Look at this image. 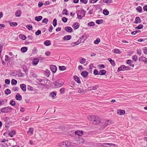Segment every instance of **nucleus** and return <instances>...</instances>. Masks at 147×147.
I'll return each mask as SVG.
<instances>
[{
    "instance_id": "nucleus-1",
    "label": "nucleus",
    "mask_w": 147,
    "mask_h": 147,
    "mask_svg": "<svg viewBox=\"0 0 147 147\" xmlns=\"http://www.w3.org/2000/svg\"><path fill=\"white\" fill-rule=\"evenodd\" d=\"M86 12V11L84 9L78 11L77 13V16L78 19H82L85 16Z\"/></svg>"
},
{
    "instance_id": "nucleus-2",
    "label": "nucleus",
    "mask_w": 147,
    "mask_h": 147,
    "mask_svg": "<svg viewBox=\"0 0 147 147\" xmlns=\"http://www.w3.org/2000/svg\"><path fill=\"white\" fill-rule=\"evenodd\" d=\"M54 84L55 88H58L62 86L64 84V83L59 80H57L55 81Z\"/></svg>"
},
{
    "instance_id": "nucleus-3",
    "label": "nucleus",
    "mask_w": 147,
    "mask_h": 147,
    "mask_svg": "<svg viewBox=\"0 0 147 147\" xmlns=\"http://www.w3.org/2000/svg\"><path fill=\"white\" fill-rule=\"evenodd\" d=\"M100 122V118L97 116H95L93 120V123L95 124H98Z\"/></svg>"
},
{
    "instance_id": "nucleus-4",
    "label": "nucleus",
    "mask_w": 147,
    "mask_h": 147,
    "mask_svg": "<svg viewBox=\"0 0 147 147\" xmlns=\"http://www.w3.org/2000/svg\"><path fill=\"white\" fill-rule=\"evenodd\" d=\"M11 109L9 107L3 108L1 109V111L3 113H7L8 112V110L10 109Z\"/></svg>"
},
{
    "instance_id": "nucleus-5",
    "label": "nucleus",
    "mask_w": 147,
    "mask_h": 147,
    "mask_svg": "<svg viewBox=\"0 0 147 147\" xmlns=\"http://www.w3.org/2000/svg\"><path fill=\"white\" fill-rule=\"evenodd\" d=\"M87 38V36L86 35L84 34L82 36L81 38L78 40V41H79L80 43L84 42Z\"/></svg>"
},
{
    "instance_id": "nucleus-6",
    "label": "nucleus",
    "mask_w": 147,
    "mask_h": 147,
    "mask_svg": "<svg viewBox=\"0 0 147 147\" xmlns=\"http://www.w3.org/2000/svg\"><path fill=\"white\" fill-rule=\"evenodd\" d=\"M51 71L53 73H55L57 70V67L55 65H51L50 67Z\"/></svg>"
},
{
    "instance_id": "nucleus-7",
    "label": "nucleus",
    "mask_w": 147,
    "mask_h": 147,
    "mask_svg": "<svg viewBox=\"0 0 147 147\" xmlns=\"http://www.w3.org/2000/svg\"><path fill=\"white\" fill-rule=\"evenodd\" d=\"M39 59L37 58H35L33 59L32 62V64L33 65H36L39 62Z\"/></svg>"
},
{
    "instance_id": "nucleus-8",
    "label": "nucleus",
    "mask_w": 147,
    "mask_h": 147,
    "mask_svg": "<svg viewBox=\"0 0 147 147\" xmlns=\"http://www.w3.org/2000/svg\"><path fill=\"white\" fill-rule=\"evenodd\" d=\"M139 61H143L145 63H147V59L144 57L141 56L139 58Z\"/></svg>"
},
{
    "instance_id": "nucleus-9",
    "label": "nucleus",
    "mask_w": 147,
    "mask_h": 147,
    "mask_svg": "<svg viewBox=\"0 0 147 147\" xmlns=\"http://www.w3.org/2000/svg\"><path fill=\"white\" fill-rule=\"evenodd\" d=\"M81 74L83 77L86 78L88 75V73L86 71H84L82 72Z\"/></svg>"
},
{
    "instance_id": "nucleus-10",
    "label": "nucleus",
    "mask_w": 147,
    "mask_h": 147,
    "mask_svg": "<svg viewBox=\"0 0 147 147\" xmlns=\"http://www.w3.org/2000/svg\"><path fill=\"white\" fill-rule=\"evenodd\" d=\"M64 29L65 30L69 32H71L73 31L72 28L69 26L65 27Z\"/></svg>"
},
{
    "instance_id": "nucleus-11",
    "label": "nucleus",
    "mask_w": 147,
    "mask_h": 147,
    "mask_svg": "<svg viewBox=\"0 0 147 147\" xmlns=\"http://www.w3.org/2000/svg\"><path fill=\"white\" fill-rule=\"evenodd\" d=\"M75 134L76 135L80 136L83 135V131H82L78 130L75 131Z\"/></svg>"
},
{
    "instance_id": "nucleus-12",
    "label": "nucleus",
    "mask_w": 147,
    "mask_h": 147,
    "mask_svg": "<svg viewBox=\"0 0 147 147\" xmlns=\"http://www.w3.org/2000/svg\"><path fill=\"white\" fill-rule=\"evenodd\" d=\"M125 113V111L124 110L121 109H119L117 110V113L119 115H122L124 114Z\"/></svg>"
},
{
    "instance_id": "nucleus-13",
    "label": "nucleus",
    "mask_w": 147,
    "mask_h": 147,
    "mask_svg": "<svg viewBox=\"0 0 147 147\" xmlns=\"http://www.w3.org/2000/svg\"><path fill=\"white\" fill-rule=\"evenodd\" d=\"M141 20L139 17H137L135 19L134 23L135 24L140 23L141 22Z\"/></svg>"
},
{
    "instance_id": "nucleus-14",
    "label": "nucleus",
    "mask_w": 147,
    "mask_h": 147,
    "mask_svg": "<svg viewBox=\"0 0 147 147\" xmlns=\"http://www.w3.org/2000/svg\"><path fill=\"white\" fill-rule=\"evenodd\" d=\"M80 26V24L78 22H75L74 23L73 25V28L76 29L79 28Z\"/></svg>"
},
{
    "instance_id": "nucleus-15",
    "label": "nucleus",
    "mask_w": 147,
    "mask_h": 147,
    "mask_svg": "<svg viewBox=\"0 0 147 147\" xmlns=\"http://www.w3.org/2000/svg\"><path fill=\"white\" fill-rule=\"evenodd\" d=\"M74 80L77 82L78 83H81V81L79 78L77 76H74Z\"/></svg>"
},
{
    "instance_id": "nucleus-16",
    "label": "nucleus",
    "mask_w": 147,
    "mask_h": 147,
    "mask_svg": "<svg viewBox=\"0 0 147 147\" xmlns=\"http://www.w3.org/2000/svg\"><path fill=\"white\" fill-rule=\"evenodd\" d=\"M71 38V36L67 35L65 36L63 38L64 40H70Z\"/></svg>"
},
{
    "instance_id": "nucleus-17",
    "label": "nucleus",
    "mask_w": 147,
    "mask_h": 147,
    "mask_svg": "<svg viewBox=\"0 0 147 147\" xmlns=\"http://www.w3.org/2000/svg\"><path fill=\"white\" fill-rule=\"evenodd\" d=\"M21 88L24 91H26V86L25 84H21L20 85Z\"/></svg>"
},
{
    "instance_id": "nucleus-18",
    "label": "nucleus",
    "mask_w": 147,
    "mask_h": 147,
    "mask_svg": "<svg viewBox=\"0 0 147 147\" xmlns=\"http://www.w3.org/2000/svg\"><path fill=\"white\" fill-rule=\"evenodd\" d=\"M133 61L131 60H128L127 61V63L129 64L130 66L134 67V64L132 63Z\"/></svg>"
},
{
    "instance_id": "nucleus-19",
    "label": "nucleus",
    "mask_w": 147,
    "mask_h": 147,
    "mask_svg": "<svg viewBox=\"0 0 147 147\" xmlns=\"http://www.w3.org/2000/svg\"><path fill=\"white\" fill-rule=\"evenodd\" d=\"M33 129L31 128H29V130L28 131V134L31 136H32L33 134Z\"/></svg>"
},
{
    "instance_id": "nucleus-20",
    "label": "nucleus",
    "mask_w": 147,
    "mask_h": 147,
    "mask_svg": "<svg viewBox=\"0 0 147 147\" xmlns=\"http://www.w3.org/2000/svg\"><path fill=\"white\" fill-rule=\"evenodd\" d=\"M16 99L19 100H20L22 99V96L18 93L16 95Z\"/></svg>"
},
{
    "instance_id": "nucleus-21",
    "label": "nucleus",
    "mask_w": 147,
    "mask_h": 147,
    "mask_svg": "<svg viewBox=\"0 0 147 147\" xmlns=\"http://www.w3.org/2000/svg\"><path fill=\"white\" fill-rule=\"evenodd\" d=\"M125 70V65H123L119 67L117 71H121Z\"/></svg>"
},
{
    "instance_id": "nucleus-22",
    "label": "nucleus",
    "mask_w": 147,
    "mask_h": 147,
    "mask_svg": "<svg viewBox=\"0 0 147 147\" xmlns=\"http://www.w3.org/2000/svg\"><path fill=\"white\" fill-rule=\"evenodd\" d=\"M108 60L110 62L111 65L113 66H115V62L114 60L112 59L111 58H109Z\"/></svg>"
},
{
    "instance_id": "nucleus-23",
    "label": "nucleus",
    "mask_w": 147,
    "mask_h": 147,
    "mask_svg": "<svg viewBox=\"0 0 147 147\" xmlns=\"http://www.w3.org/2000/svg\"><path fill=\"white\" fill-rule=\"evenodd\" d=\"M106 73V71L104 69L101 70L99 72V75H105Z\"/></svg>"
},
{
    "instance_id": "nucleus-24",
    "label": "nucleus",
    "mask_w": 147,
    "mask_h": 147,
    "mask_svg": "<svg viewBox=\"0 0 147 147\" xmlns=\"http://www.w3.org/2000/svg\"><path fill=\"white\" fill-rule=\"evenodd\" d=\"M21 11L20 10H18L16 12L15 15L17 17H20L21 14Z\"/></svg>"
},
{
    "instance_id": "nucleus-25",
    "label": "nucleus",
    "mask_w": 147,
    "mask_h": 147,
    "mask_svg": "<svg viewBox=\"0 0 147 147\" xmlns=\"http://www.w3.org/2000/svg\"><path fill=\"white\" fill-rule=\"evenodd\" d=\"M42 19V17L41 16H36L35 18V20L37 22H39Z\"/></svg>"
},
{
    "instance_id": "nucleus-26",
    "label": "nucleus",
    "mask_w": 147,
    "mask_h": 147,
    "mask_svg": "<svg viewBox=\"0 0 147 147\" xmlns=\"http://www.w3.org/2000/svg\"><path fill=\"white\" fill-rule=\"evenodd\" d=\"M51 41L49 40H47L44 42V45L46 46H50L51 45Z\"/></svg>"
},
{
    "instance_id": "nucleus-27",
    "label": "nucleus",
    "mask_w": 147,
    "mask_h": 147,
    "mask_svg": "<svg viewBox=\"0 0 147 147\" xmlns=\"http://www.w3.org/2000/svg\"><path fill=\"white\" fill-rule=\"evenodd\" d=\"M76 90L78 91V92L80 94H83L84 93V90L83 89H81L80 88H77Z\"/></svg>"
},
{
    "instance_id": "nucleus-28",
    "label": "nucleus",
    "mask_w": 147,
    "mask_h": 147,
    "mask_svg": "<svg viewBox=\"0 0 147 147\" xmlns=\"http://www.w3.org/2000/svg\"><path fill=\"white\" fill-rule=\"evenodd\" d=\"M103 144L105 145V146L106 145V144H107L110 146V147H116V145L114 144H113L112 143H104Z\"/></svg>"
},
{
    "instance_id": "nucleus-29",
    "label": "nucleus",
    "mask_w": 147,
    "mask_h": 147,
    "mask_svg": "<svg viewBox=\"0 0 147 147\" xmlns=\"http://www.w3.org/2000/svg\"><path fill=\"white\" fill-rule=\"evenodd\" d=\"M28 50L27 47H22L21 49V51L22 53H25Z\"/></svg>"
},
{
    "instance_id": "nucleus-30",
    "label": "nucleus",
    "mask_w": 147,
    "mask_h": 147,
    "mask_svg": "<svg viewBox=\"0 0 147 147\" xmlns=\"http://www.w3.org/2000/svg\"><path fill=\"white\" fill-rule=\"evenodd\" d=\"M16 132L15 131H12L9 133V135L11 137H13L16 134Z\"/></svg>"
},
{
    "instance_id": "nucleus-31",
    "label": "nucleus",
    "mask_w": 147,
    "mask_h": 147,
    "mask_svg": "<svg viewBox=\"0 0 147 147\" xmlns=\"http://www.w3.org/2000/svg\"><path fill=\"white\" fill-rule=\"evenodd\" d=\"M66 147H69L71 146V142L69 141H65Z\"/></svg>"
},
{
    "instance_id": "nucleus-32",
    "label": "nucleus",
    "mask_w": 147,
    "mask_h": 147,
    "mask_svg": "<svg viewBox=\"0 0 147 147\" xmlns=\"http://www.w3.org/2000/svg\"><path fill=\"white\" fill-rule=\"evenodd\" d=\"M113 52L114 53L117 54H120L121 52L118 49H115L113 50Z\"/></svg>"
},
{
    "instance_id": "nucleus-33",
    "label": "nucleus",
    "mask_w": 147,
    "mask_h": 147,
    "mask_svg": "<svg viewBox=\"0 0 147 147\" xmlns=\"http://www.w3.org/2000/svg\"><path fill=\"white\" fill-rule=\"evenodd\" d=\"M136 10L139 12L141 13L142 11V8L141 7L139 6L136 8Z\"/></svg>"
},
{
    "instance_id": "nucleus-34",
    "label": "nucleus",
    "mask_w": 147,
    "mask_h": 147,
    "mask_svg": "<svg viewBox=\"0 0 147 147\" xmlns=\"http://www.w3.org/2000/svg\"><path fill=\"white\" fill-rule=\"evenodd\" d=\"M19 38L23 40H25L26 39V37L23 34H21L19 35Z\"/></svg>"
},
{
    "instance_id": "nucleus-35",
    "label": "nucleus",
    "mask_w": 147,
    "mask_h": 147,
    "mask_svg": "<svg viewBox=\"0 0 147 147\" xmlns=\"http://www.w3.org/2000/svg\"><path fill=\"white\" fill-rule=\"evenodd\" d=\"M95 116L94 115L89 116L88 117V119L89 121H91L92 120H94Z\"/></svg>"
},
{
    "instance_id": "nucleus-36",
    "label": "nucleus",
    "mask_w": 147,
    "mask_h": 147,
    "mask_svg": "<svg viewBox=\"0 0 147 147\" xmlns=\"http://www.w3.org/2000/svg\"><path fill=\"white\" fill-rule=\"evenodd\" d=\"M56 95V93L55 92H51L50 94V96H51L53 98Z\"/></svg>"
},
{
    "instance_id": "nucleus-37",
    "label": "nucleus",
    "mask_w": 147,
    "mask_h": 147,
    "mask_svg": "<svg viewBox=\"0 0 147 147\" xmlns=\"http://www.w3.org/2000/svg\"><path fill=\"white\" fill-rule=\"evenodd\" d=\"M143 26L142 24H140L138 26L135 28L136 29H140L143 28Z\"/></svg>"
},
{
    "instance_id": "nucleus-38",
    "label": "nucleus",
    "mask_w": 147,
    "mask_h": 147,
    "mask_svg": "<svg viewBox=\"0 0 147 147\" xmlns=\"http://www.w3.org/2000/svg\"><path fill=\"white\" fill-rule=\"evenodd\" d=\"M48 22V20L47 18H45L43 19L42 21V23H44L46 24H47Z\"/></svg>"
},
{
    "instance_id": "nucleus-39",
    "label": "nucleus",
    "mask_w": 147,
    "mask_h": 147,
    "mask_svg": "<svg viewBox=\"0 0 147 147\" xmlns=\"http://www.w3.org/2000/svg\"><path fill=\"white\" fill-rule=\"evenodd\" d=\"M5 93L6 94L8 95V94H10L11 93V91L9 89H7L5 90Z\"/></svg>"
},
{
    "instance_id": "nucleus-40",
    "label": "nucleus",
    "mask_w": 147,
    "mask_h": 147,
    "mask_svg": "<svg viewBox=\"0 0 147 147\" xmlns=\"http://www.w3.org/2000/svg\"><path fill=\"white\" fill-rule=\"evenodd\" d=\"M100 39L99 38H97L96 39L94 42V43L95 44H98L100 42Z\"/></svg>"
},
{
    "instance_id": "nucleus-41",
    "label": "nucleus",
    "mask_w": 147,
    "mask_h": 147,
    "mask_svg": "<svg viewBox=\"0 0 147 147\" xmlns=\"http://www.w3.org/2000/svg\"><path fill=\"white\" fill-rule=\"evenodd\" d=\"M17 83V80L15 79H13L11 80V84L12 85H16Z\"/></svg>"
},
{
    "instance_id": "nucleus-42",
    "label": "nucleus",
    "mask_w": 147,
    "mask_h": 147,
    "mask_svg": "<svg viewBox=\"0 0 147 147\" xmlns=\"http://www.w3.org/2000/svg\"><path fill=\"white\" fill-rule=\"evenodd\" d=\"M103 1L104 2L107 4L111 3L113 2L111 0H103Z\"/></svg>"
},
{
    "instance_id": "nucleus-43",
    "label": "nucleus",
    "mask_w": 147,
    "mask_h": 147,
    "mask_svg": "<svg viewBox=\"0 0 147 147\" xmlns=\"http://www.w3.org/2000/svg\"><path fill=\"white\" fill-rule=\"evenodd\" d=\"M17 25V23L16 22H13L10 23V25L11 26H15Z\"/></svg>"
},
{
    "instance_id": "nucleus-44",
    "label": "nucleus",
    "mask_w": 147,
    "mask_h": 147,
    "mask_svg": "<svg viewBox=\"0 0 147 147\" xmlns=\"http://www.w3.org/2000/svg\"><path fill=\"white\" fill-rule=\"evenodd\" d=\"M53 26L54 27H55L57 25V20L56 19H55L53 20Z\"/></svg>"
},
{
    "instance_id": "nucleus-45",
    "label": "nucleus",
    "mask_w": 147,
    "mask_h": 147,
    "mask_svg": "<svg viewBox=\"0 0 147 147\" xmlns=\"http://www.w3.org/2000/svg\"><path fill=\"white\" fill-rule=\"evenodd\" d=\"M132 59L134 61L136 62L138 59V57L136 55H133L132 57Z\"/></svg>"
},
{
    "instance_id": "nucleus-46",
    "label": "nucleus",
    "mask_w": 147,
    "mask_h": 147,
    "mask_svg": "<svg viewBox=\"0 0 147 147\" xmlns=\"http://www.w3.org/2000/svg\"><path fill=\"white\" fill-rule=\"evenodd\" d=\"M103 22V21L102 20H96V23L98 24H102Z\"/></svg>"
},
{
    "instance_id": "nucleus-47",
    "label": "nucleus",
    "mask_w": 147,
    "mask_h": 147,
    "mask_svg": "<svg viewBox=\"0 0 147 147\" xmlns=\"http://www.w3.org/2000/svg\"><path fill=\"white\" fill-rule=\"evenodd\" d=\"M103 13L105 15H107L109 14V11L106 10L104 9L103 11Z\"/></svg>"
},
{
    "instance_id": "nucleus-48",
    "label": "nucleus",
    "mask_w": 147,
    "mask_h": 147,
    "mask_svg": "<svg viewBox=\"0 0 147 147\" xmlns=\"http://www.w3.org/2000/svg\"><path fill=\"white\" fill-rule=\"evenodd\" d=\"M88 25L90 26H93L95 25V23L94 22H91L88 23Z\"/></svg>"
},
{
    "instance_id": "nucleus-49",
    "label": "nucleus",
    "mask_w": 147,
    "mask_h": 147,
    "mask_svg": "<svg viewBox=\"0 0 147 147\" xmlns=\"http://www.w3.org/2000/svg\"><path fill=\"white\" fill-rule=\"evenodd\" d=\"M59 70L61 71H64L66 69V67L64 66H59Z\"/></svg>"
},
{
    "instance_id": "nucleus-50",
    "label": "nucleus",
    "mask_w": 147,
    "mask_h": 147,
    "mask_svg": "<svg viewBox=\"0 0 147 147\" xmlns=\"http://www.w3.org/2000/svg\"><path fill=\"white\" fill-rule=\"evenodd\" d=\"M111 122L109 120H108L106 121L105 123V126H107L108 125L111 124Z\"/></svg>"
},
{
    "instance_id": "nucleus-51",
    "label": "nucleus",
    "mask_w": 147,
    "mask_h": 147,
    "mask_svg": "<svg viewBox=\"0 0 147 147\" xmlns=\"http://www.w3.org/2000/svg\"><path fill=\"white\" fill-rule=\"evenodd\" d=\"M63 14L67 15L68 14L67 10L66 9H64L62 12Z\"/></svg>"
},
{
    "instance_id": "nucleus-52",
    "label": "nucleus",
    "mask_w": 147,
    "mask_h": 147,
    "mask_svg": "<svg viewBox=\"0 0 147 147\" xmlns=\"http://www.w3.org/2000/svg\"><path fill=\"white\" fill-rule=\"evenodd\" d=\"M93 73L95 75H99V72L96 69H95L93 71Z\"/></svg>"
},
{
    "instance_id": "nucleus-53",
    "label": "nucleus",
    "mask_w": 147,
    "mask_h": 147,
    "mask_svg": "<svg viewBox=\"0 0 147 147\" xmlns=\"http://www.w3.org/2000/svg\"><path fill=\"white\" fill-rule=\"evenodd\" d=\"M10 104L13 106H14L16 105V102L13 100H11L10 102Z\"/></svg>"
},
{
    "instance_id": "nucleus-54",
    "label": "nucleus",
    "mask_w": 147,
    "mask_h": 147,
    "mask_svg": "<svg viewBox=\"0 0 147 147\" xmlns=\"http://www.w3.org/2000/svg\"><path fill=\"white\" fill-rule=\"evenodd\" d=\"M62 20L64 23H66L67 21V19L66 17H63L62 18Z\"/></svg>"
},
{
    "instance_id": "nucleus-55",
    "label": "nucleus",
    "mask_w": 147,
    "mask_h": 147,
    "mask_svg": "<svg viewBox=\"0 0 147 147\" xmlns=\"http://www.w3.org/2000/svg\"><path fill=\"white\" fill-rule=\"evenodd\" d=\"M86 61V59H85L83 58H82L80 61V63L82 64H83Z\"/></svg>"
},
{
    "instance_id": "nucleus-56",
    "label": "nucleus",
    "mask_w": 147,
    "mask_h": 147,
    "mask_svg": "<svg viewBox=\"0 0 147 147\" xmlns=\"http://www.w3.org/2000/svg\"><path fill=\"white\" fill-rule=\"evenodd\" d=\"M65 142H63L61 143L60 145L61 147H66Z\"/></svg>"
},
{
    "instance_id": "nucleus-57",
    "label": "nucleus",
    "mask_w": 147,
    "mask_h": 147,
    "mask_svg": "<svg viewBox=\"0 0 147 147\" xmlns=\"http://www.w3.org/2000/svg\"><path fill=\"white\" fill-rule=\"evenodd\" d=\"M81 2L84 4H86L88 1V0H80Z\"/></svg>"
},
{
    "instance_id": "nucleus-58",
    "label": "nucleus",
    "mask_w": 147,
    "mask_h": 147,
    "mask_svg": "<svg viewBox=\"0 0 147 147\" xmlns=\"http://www.w3.org/2000/svg\"><path fill=\"white\" fill-rule=\"evenodd\" d=\"M27 28L29 30H30L32 29V26L31 25H29L26 26Z\"/></svg>"
},
{
    "instance_id": "nucleus-59",
    "label": "nucleus",
    "mask_w": 147,
    "mask_h": 147,
    "mask_svg": "<svg viewBox=\"0 0 147 147\" xmlns=\"http://www.w3.org/2000/svg\"><path fill=\"white\" fill-rule=\"evenodd\" d=\"M23 70L24 71L25 73V74L26 75H27L28 74V70L27 68L26 67H25V68H24Z\"/></svg>"
},
{
    "instance_id": "nucleus-60",
    "label": "nucleus",
    "mask_w": 147,
    "mask_h": 147,
    "mask_svg": "<svg viewBox=\"0 0 147 147\" xmlns=\"http://www.w3.org/2000/svg\"><path fill=\"white\" fill-rule=\"evenodd\" d=\"M65 90V89L64 88H61L60 89V92L61 94H63L64 93V91Z\"/></svg>"
},
{
    "instance_id": "nucleus-61",
    "label": "nucleus",
    "mask_w": 147,
    "mask_h": 147,
    "mask_svg": "<svg viewBox=\"0 0 147 147\" xmlns=\"http://www.w3.org/2000/svg\"><path fill=\"white\" fill-rule=\"evenodd\" d=\"M144 53V54L147 55V48L144 47L143 49Z\"/></svg>"
},
{
    "instance_id": "nucleus-62",
    "label": "nucleus",
    "mask_w": 147,
    "mask_h": 147,
    "mask_svg": "<svg viewBox=\"0 0 147 147\" xmlns=\"http://www.w3.org/2000/svg\"><path fill=\"white\" fill-rule=\"evenodd\" d=\"M41 33V31L39 30H38L35 33V34L36 35H39Z\"/></svg>"
},
{
    "instance_id": "nucleus-63",
    "label": "nucleus",
    "mask_w": 147,
    "mask_h": 147,
    "mask_svg": "<svg viewBox=\"0 0 147 147\" xmlns=\"http://www.w3.org/2000/svg\"><path fill=\"white\" fill-rule=\"evenodd\" d=\"M9 58L8 56L7 55H6L5 56V61H9Z\"/></svg>"
},
{
    "instance_id": "nucleus-64",
    "label": "nucleus",
    "mask_w": 147,
    "mask_h": 147,
    "mask_svg": "<svg viewBox=\"0 0 147 147\" xmlns=\"http://www.w3.org/2000/svg\"><path fill=\"white\" fill-rule=\"evenodd\" d=\"M5 83L7 84H9L10 83V81L9 80L6 79L5 80Z\"/></svg>"
}]
</instances>
